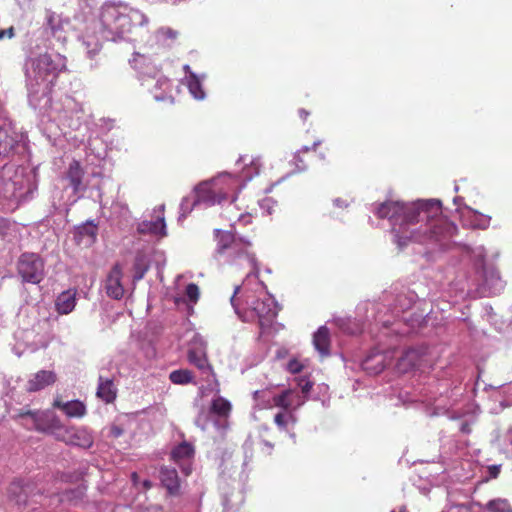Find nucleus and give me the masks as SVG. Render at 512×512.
I'll list each match as a JSON object with an SVG mask.
<instances>
[{"instance_id": "nucleus-1", "label": "nucleus", "mask_w": 512, "mask_h": 512, "mask_svg": "<svg viewBox=\"0 0 512 512\" xmlns=\"http://www.w3.org/2000/svg\"><path fill=\"white\" fill-rule=\"evenodd\" d=\"M215 259L239 269H248L242 285L234 289L231 305L243 322L258 323L261 333L269 328L278 314L275 298L268 293L265 284L258 279L259 268L252 252V242L231 230L215 229Z\"/></svg>"}, {"instance_id": "nucleus-2", "label": "nucleus", "mask_w": 512, "mask_h": 512, "mask_svg": "<svg viewBox=\"0 0 512 512\" xmlns=\"http://www.w3.org/2000/svg\"><path fill=\"white\" fill-rule=\"evenodd\" d=\"M379 218L388 219L393 242L402 250L412 243L425 247L431 254L449 249L454 243L457 226L443 215L437 199L386 201L375 208Z\"/></svg>"}, {"instance_id": "nucleus-3", "label": "nucleus", "mask_w": 512, "mask_h": 512, "mask_svg": "<svg viewBox=\"0 0 512 512\" xmlns=\"http://www.w3.org/2000/svg\"><path fill=\"white\" fill-rule=\"evenodd\" d=\"M51 45L52 37L48 34H33L25 46L26 87L33 109L47 106L56 78L66 68L65 57L52 52Z\"/></svg>"}, {"instance_id": "nucleus-4", "label": "nucleus", "mask_w": 512, "mask_h": 512, "mask_svg": "<svg viewBox=\"0 0 512 512\" xmlns=\"http://www.w3.org/2000/svg\"><path fill=\"white\" fill-rule=\"evenodd\" d=\"M41 115L43 133L53 145L60 137L67 141L84 142L93 125L91 114L74 97L65 95L58 99L49 96V103L37 109Z\"/></svg>"}, {"instance_id": "nucleus-5", "label": "nucleus", "mask_w": 512, "mask_h": 512, "mask_svg": "<svg viewBox=\"0 0 512 512\" xmlns=\"http://www.w3.org/2000/svg\"><path fill=\"white\" fill-rule=\"evenodd\" d=\"M247 156H240L237 164L244 166L239 175L228 172L219 173L216 177L200 182L196 185L198 195L197 202L205 203L208 206L222 205L226 201L235 202L238 193L258 176L262 167L260 156H255L247 162Z\"/></svg>"}, {"instance_id": "nucleus-6", "label": "nucleus", "mask_w": 512, "mask_h": 512, "mask_svg": "<svg viewBox=\"0 0 512 512\" xmlns=\"http://www.w3.org/2000/svg\"><path fill=\"white\" fill-rule=\"evenodd\" d=\"M37 187V173L34 169L12 163L0 169V197L13 208L32 199Z\"/></svg>"}, {"instance_id": "nucleus-7", "label": "nucleus", "mask_w": 512, "mask_h": 512, "mask_svg": "<svg viewBox=\"0 0 512 512\" xmlns=\"http://www.w3.org/2000/svg\"><path fill=\"white\" fill-rule=\"evenodd\" d=\"M133 48V58L130 60V64L138 72L141 85L152 94L156 101L172 104L174 98L171 80L160 72L146 53L141 52V47L137 48L133 45Z\"/></svg>"}, {"instance_id": "nucleus-8", "label": "nucleus", "mask_w": 512, "mask_h": 512, "mask_svg": "<svg viewBox=\"0 0 512 512\" xmlns=\"http://www.w3.org/2000/svg\"><path fill=\"white\" fill-rule=\"evenodd\" d=\"M206 391L215 392L208 410H201L195 418V425L200 428L203 432L214 433L212 437L214 439L223 438L226 431L229 428V417L232 409L231 403L222 397L219 392V383L208 384L204 388L203 393Z\"/></svg>"}, {"instance_id": "nucleus-9", "label": "nucleus", "mask_w": 512, "mask_h": 512, "mask_svg": "<svg viewBox=\"0 0 512 512\" xmlns=\"http://www.w3.org/2000/svg\"><path fill=\"white\" fill-rule=\"evenodd\" d=\"M437 414H446L452 420H461L460 431L465 434L471 432V425L480 413V407L462 397L460 388H455L446 399L441 396L435 402Z\"/></svg>"}, {"instance_id": "nucleus-10", "label": "nucleus", "mask_w": 512, "mask_h": 512, "mask_svg": "<svg viewBox=\"0 0 512 512\" xmlns=\"http://www.w3.org/2000/svg\"><path fill=\"white\" fill-rule=\"evenodd\" d=\"M372 320L385 328L393 324L390 317L385 318L382 315V307L380 305L370 302L361 303L357 306L355 318H338L335 320V323L344 333L356 335L363 332L366 324H370Z\"/></svg>"}, {"instance_id": "nucleus-11", "label": "nucleus", "mask_w": 512, "mask_h": 512, "mask_svg": "<svg viewBox=\"0 0 512 512\" xmlns=\"http://www.w3.org/2000/svg\"><path fill=\"white\" fill-rule=\"evenodd\" d=\"M101 21L108 32H130L146 23L147 19L136 9L124 13L115 6H107L101 13Z\"/></svg>"}, {"instance_id": "nucleus-12", "label": "nucleus", "mask_w": 512, "mask_h": 512, "mask_svg": "<svg viewBox=\"0 0 512 512\" xmlns=\"http://www.w3.org/2000/svg\"><path fill=\"white\" fill-rule=\"evenodd\" d=\"M85 146V160L87 164L96 167H104L108 162V152L112 150L120 151L122 149L121 139H111L106 141L102 139L92 128L86 134L84 142H78Z\"/></svg>"}, {"instance_id": "nucleus-13", "label": "nucleus", "mask_w": 512, "mask_h": 512, "mask_svg": "<svg viewBox=\"0 0 512 512\" xmlns=\"http://www.w3.org/2000/svg\"><path fill=\"white\" fill-rule=\"evenodd\" d=\"M13 418L27 430H35L52 436L58 423V416L52 410L21 408Z\"/></svg>"}, {"instance_id": "nucleus-14", "label": "nucleus", "mask_w": 512, "mask_h": 512, "mask_svg": "<svg viewBox=\"0 0 512 512\" xmlns=\"http://www.w3.org/2000/svg\"><path fill=\"white\" fill-rule=\"evenodd\" d=\"M433 355L428 347H411L402 352L396 362V370L399 373H409L413 370H424L432 367Z\"/></svg>"}, {"instance_id": "nucleus-15", "label": "nucleus", "mask_w": 512, "mask_h": 512, "mask_svg": "<svg viewBox=\"0 0 512 512\" xmlns=\"http://www.w3.org/2000/svg\"><path fill=\"white\" fill-rule=\"evenodd\" d=\"M27 150V136L17 131L11 122L0 125V158L23 154Z\"/></svg>"}, {"instance_id": "nucleus-16", "label": "nucleus", "mask_w": 512, "mask_h": 512, "mask_svg": "<svg viewBox=\"0 0 512 512\" xmlns=\"http://www.w3.org/2000/svg\"><path fill=\"white\" fill-rule=\"evenodd\" d=\"M17 272L22 282L39 284L45 277L44 260L36 253H23L17 262Z\"/></svg>"}, {"instance_id": "nucleus-17", "label": "nucleus", "mask_w": 512, "mask_h": 512, "mask_svg": "<svg viewBox=\"0 0 512 512\" xmlns=\"http://www.w3.org/2000/svg\"><path fill=\"white\" fill-rule=\"evenodd\" d=\"M53 436L68 445L78 446L88 449L93 445L92 434L86 428H74L65 426L58 418Z\"/></svg>"}, {"instance_id": "nucleus-18", "label": "nucleus", "mask_w": 512, "mask_h": 512, "mask_svg": "<svg viewBox=\"0 0 512 512\" xmlns=\"http://www.w3.org/2000/svg\"><path fill=\"white\" fill-rule=\"evenodd\" d=\"M63 186L65 189L72 190V196L69 197V205L77 202L86 190V184L84 183V171L81 164L77 160H72L62 178Z\"/></svg>"}, {"instance_id": "nucleus-19", "label": "nucleus", "mask_w": 512, "mask_h": 512, "mask_svg": "<svg viewBox=\"0 0 512 512\" xmlns=\"http://www.w3.org/2000/svg\"><path fill=\"white\" fill-rule=\"evenodd\" d=\"M416 294L414 292L401 293L396 296L393 307L391 308L392 318L400 319L404 322H418L422 318V314L413 313L410 318L404 314L412 309L416 304Z\"/></svg>"}, {"instance_id": "nucleus-20", "label": "nucleus", "mask_w": 512, "mask_h": 512, "mask_svg": "<svg viewBox=\"0 0 512 512\" xmlns=\"http://www.w3.org/2000/svg\"><path fill=\"white\" fill-rule=\"evenodd\" d=\"M481 274L482 283L479 287V293L482 296H494L503 291L505 282L500 277L498 270L494 267H483Z\"/></svg>"}, {"instance_id": "nucleus-21", "label": "nucleus", "mask_w": 512, "mask_h": 512, "mask_svg": "<svg viewBox=\"0 0 512 512\" xmlns=\"http://www.w3.org/2000/svg\"><path fill=\"white\" fill-rule=\"evenodd\" d=\"M123 270L119 264H115L106 276L104 289L106 294L115 300H120L124 296V287L122 284Z\"/></svg>"}, {"instance_id": "nucleus-22", "label": "nucleus", "mask_w": 512, "mask_h": 512, "mask_svg": "<svg viewBox=\"0 0 512 512\" xmlns=\"http://www.w3.org/2000/svg\"><path fill=\"white\" fill-rule=\"evenodd\" d=\"M308 397L301 394L297 389H287L275 395L273 400L275 406L281 409L296 411L307 401Z\"/></svg>"}, {"instance_id": "nucleus-23", "label": "nucleus", "mask_w": 512, "mask_h": 512, "mask_svg": "<svg viewBox=\"0 0 512 512\" xmlns=\"http://www.w3.org/2000/svg\"><path fill=\"white\" fill-rule=\"evenodd\" d=\"M33 490L34 488L30 484L25 483L22 480H15L8 488V495L16 504L26 506L29 503V495H31L32 498H42V495L33 493ZM31 501L35 503L37 502V500L34 499Z\"/></svg>"}, {"instance_id": "nucleus-24", "label": "nucleus", "mask_w": 512, "mask_h": 512, "mask_svg": "<svg viewBox=\"0 0 512 512\" xmlns=\"http://www.w3.org/2000/svg\"><path fill=\"white\" fill-rule=\"evenodd\" d=\"M188 360L192 365H194L201 371L205 381L207 382V385L214 383V381H217L215 378V374L212 370V367L208 363L204 348L189 349Z\"/></svg>"}, {"instance_id": "nucleus-25", "label": "nucleus", "mask_w": 512, "mask_h": 512, "mask_svg": "<svg viewBox=\"0 0 512 512\" xmlns=\"http://www.w3.org/2000/svg\"><path fill=\"white\" fill-rule=\"evenodd\" d=\"M164 205L159 206V213L155 219L143 220L137 225V232L139 234H150L158 237L167 235L166 223L163 215Z\"/></svg>"}, {"instance_id": "nucleus-26", "label": "nucleus", "mask_w": 512, "mask_h": 512, "mask_svg": "<svg viewBox=\"0 0 512 512\" xmlns=\"http://www.w3.org/2000/svg\"><path fill=\"white\" fill-rule=\"evenodd\" d=\"M34 332L32 330H25L17 332L15 338L17 341L20 339L22 343L18 342L14 347V352L16 355L21 356L26 350L30 352H35L40 348H45L47 343L43 339L34 340Z\"/></svg>"}, {"instance_id": "nucleus-27", "label": "nucleus", "mask_w": 512, "mask_h": 512, "mask_svg": "<svg viewBox=\"0 0 512 512\" xmlns=\"http://www.w3.org/2000/svg\"><path fill=\"white\" fill-rule=\"evenodd\" d=\"M461 216L463 222L473 229L486 230L490 226L491 216L483 214L469 206H463Z\"/></svg>"}, {"instance_id": "nucleus-28", "label": "nucleus", "mask_w": 512, "mask_h": 512, "mask_svg": "<svg viewBox=\"0 0 512 512\" xmlns=\"http://www.w3.org/2000/svg\"><path fill=\"white\" fill-rule=\"evenodd\" d=\"M387 365V355L379 350L372 351L361 361V368L371 375L381 373Z\"/></svg>"}, {"instance_id": "nucleus-29", "label": "nucleus", "mask_w": 512, "mask_h": 512, "mask_svg": "<svg viewBox=\"0 0 512 512\" xmlns=\"http://www.w3.org/2000/svg\"><path fill=\"white\" fill-rule=\"evenodd\" d=\"M274 423L280 432L286 433L295 442L294 428L297 423V416L289 409H282L274 416Z\"/></svg>"}, {"instance_id": "nucleus-30", "label": "nucleus", "mask_w": 512, "mask_h": 512, "mask_svg": "<svg viewBox=\"0 0 512 512\" xmlns=\"http://www.w3.org/2000/svg\"><path fill=\"white\" fill-rule=\"evenodd\" d=\"M56 379V374L53 371L40 370L30 377L26 389L29 392H37L54 384Z\"/></svg>"}, {"instance_id": "nucleus-31", "label": "nucleus", "mask_w": 512, "mask_h": 512, "mask_svg": "<svg viewBox=\"0 0 512 512\" xmlns=\"http://www.w3.org/2000/svg\"><path fill=\"white\" fill-rule=\"evenodd\" d=\"M207 75L202 74H191L188 79H182V84L187 87L191 97L197 101H203L206 99V91L204 89V81Z\"/></svg>"}, {"instance_id": "nucleus-32", "label": "nucleus", "mask_w": 512, "mask_h": 512, "mask_svg": "<svg viewBox=\"0 0 512 512\" xmlns=\"http://www.w3.org/2000/svg\"><path fill=\"white\" fill-rule=\"evenodd\" d=\"M53 407L62 410L70 418H81L86 414V406L79 400L63 402L56 398Z\"/></svg>"}, {"instance_id": "nucleus-33", "label": "nucleus", "mask_w": 512, "mask_h": 512, "mask_svg": "<svg viewBox=\"0 0 512 512\" xmlns=\"http://www.w3.org/2000/svg\"><path fill=\"white\" fill-rule=\"evenodd\" d=\"M96 396L105 403H112L117 396V387L113 379L99 376Z\"/></svg>"}, {"instance_id": "nucleus-34", "label": "nucleus", "mask_w": 512, "mask_h": 512, "mask_svg": "<svg viewBox=\"0 0 512 512\" xmlns=\"http://www.w3.org/2000/svg\"><path fill=\"white\" fill-rule=\"evenodd\" d=\"M76 290H67L60 293L56 299L55 306L59 314L66 315L71 313L76 306Z\"/></svg>"}, {"instance_id": "nucleus-35", "label": "nucleus", "mask_w": 512, "mask_h": 512, "mask_svg": "<svg viewBox=\"0 0 512 512\" xmlns=\"http://www.w3.org/2000/svg\"><path fill=\"white\" fill-rule=\"evenodd\" d=\"M160 480L162 485L170 494H176L179 490V477L175 468L162 467L160 470Z\"/></svg>"}, {"instance_id": "nucleus-36", "label": "nucleus", "mask_w": 512, "mask_h": 512, "mask_svg": "<svg viewBox=\"0 0 512 512\" xmlns=\"http://www.w3.org/2000/svg\"><path fill=\"white\" fill-rule=\"evenodd\" d=\"M313 345L321 356L330 354V334L326 326H321L313 335Z\"/></svg>"}, {"instance_id": "nucleus-37", "label": "nucleus", "mask_w": 512, "mask_h": 512, "mask_svg": "<svg viewBox=\"0 0 512 512\" xmlns=\"http://www.w3.org/2000/svg\"><path fill=\"white\" fill-rule=\"evenodd\" d=\"M473 507L477 506L482 512H512V506L506 498H494L482 504L480 502L472 503Z\"/></svg>"}, {"instance_id": "nucleus-38", "label": "nucleus", "mask_w": 512, "mask_h": 512, "mask_svg": "<svg viewBox=\"0 0 512 512\" xmlns=\"http://www.w3.org/2000/svg\"><path fill=\"white\" fill-rule=\"evenodd\" d=\"M97 231V225L92 221H89L78 227L76 237L78 238L79 242L84 243L85 245H91L96 240Z\"/></svg>"}, {"instance_id": "nucleus-39", "label": "nucleus", "mask_w": 512, "mask_h": 512, "mask_svg": "<svg viewBox=\"0 0 512 512\" xmlns=\"http://www.w3.org/2000/svg\"><path fill=\"white\" fill-rule=\"evenodd\" d=\"M78 41L84 46L89 57L96 55L102 47L98 34H79Z\"/></svg>"}, {"instance_id": "nucleus-40", "label": "nucleus", "mask_w": 512, "mask_h": 512, "mask_svg": "<svg viewBox=\"0 0 512 512\" xmlns=\"http://www.w3.org/2000/svg\"><path fill=\"white\" fill-rule=\"evenodd\" d=\"M85 493L86 486L80 484L76 488L66 490L62 493L59 500L61 502H68L71 505H78L84 499Z\"/></svg>"}, {"instance_id": "nucleus-41", "label": "nucleus", "mask_w": 512, "mask_h": 512, "mask_svg": "<svg viewBox=\"0 0 512 512\" xmlns=\"http://www.w3.org/2000/svg\"><path fill=\"white\" fill-rule=\"evenodd\" d=\"M194 452V447L190 443L184 441L172 450L171 456L175 462H185L193 458Z\"/></svg>"}, {"instance_id": "nucleus-42", "label": "nucleus", "mask_w": 512, "mask_h": 512, "mask_svg": "<svg viewBox=\"0 0 512 512\" xmlns=\"http://www.w3.org/2000/svg\"><path fill=\"white\" fill-rule=\"evenodd\" d=\"M489 387L492 388V386H489ZM493 389H496L494 396L496 398H498V396L502 398L500 400V409H503L505 407H509L512 405V382H510L508 384L501 385L497 388L493 387Z\"/></svg>"}, {"instance_id": "nucleus-43", "label": "nucleus", "mask_w": 512, "mask_h": 512, "mask_svg": "<svg viewBox=\"0 0 512 512\" xmlns=\"http://www.w3.org/2000/svg\"><path fill=\"white\" fill-rule=\"evenodd\" d=\"M465 253L474 261V265L477 269L483 270V267H486L484 264L486 252L483 246H476L474 248L465 247Z\"/></svg>"}, {"instance_id": "nucleus-44", "label": "nucleus", "mask_w": 512, "mask_h": 512, "mask_svg": "<svg viewBox=\"0 0 512 512\" xmlns=\"http://www.w3.org/2000/svg\"><path fill=\"white\" fill-rule=\"evenodd\" d=\"M149 269L148 260L145 255L138 254L135 258L133 265V279L135 281L141 280Z\"/></svg>"}, {"instance_id": "nucleus-45", "label": "nucleus", "mask_w": 512, "mask_h": 512, "mask_svg": "<svg viewBox=\"0 0 512 512\" xmlns=\"http://www.w3.org/2000/svg\"><path fill=\"white\" fill-rule=\"evenodd\" d=\"M195 198L193 201H191L188 197H185L182 199L180 203V214H179V220L185 219L193 210L194 207L198 205H203L204 207H209L205 203L197 202V192L196 187L194 188Z\"/></svg>"}, {"instance_id": "nucleus-46", "label": "nucleus", "mask_w": 512, "mask_h": 512, "mask_svg": "<svg viewBox=\"0 0 512 512\" xmlns=\"http://www.w3.org/2000/svg\"><path fill=\"white\" fill-rule=\"evenodd\" d=\"M169 379L174 384L184 385L192 382L193 375L187 369L174 370L170 373Z\"/></svg>"}, {"instance_id": "nucleus-47", "label": "nucleus", "mask_w": 512, "mask_h": 512, "mask_svg": "<svg viewBox=\"0 0 512 512\" xmlns=\"http://www.w3.org/2000/svg\"><path fill=\"white\" fill-rule=\"evenodd\" d=\"M115 127V120L110 118H101L96 123L93 121L92 131H96L98 134L100 133H108Z\"/></svg>"}, {"instance_id": "nucleus-48", "label": "nucleus", "mask_w": 512, "mask_h": 512, "mask_svg": "<svg viewBox=\"0 0 512 512\" xmlns=\"http://www.w3.org/2000/svg\"><path fill=\"white\" fill-rule=\"evenodd\" d=\"M258 204L264 214L270 215L276 206V201L271 197H265L259 200Z\"/></svg>"}, {"instance_id": "nucleus-49", "label": "nucleus", "mask_w": 512, "mask_h": 512, "mask_svg": "<svg viewBox=\"0 0 512 512\" xmlns=\"http://www.w3.org/2000/svg\"><path fill=\"white\" fill-rule=\"evenodd\" d=\"M46 21L48 28L51 30V32H57L58 30L63 29L60 26V17L55 13H48L46 16Z\"/></svg>"}, {"instance_id": "nucleus-50", "label": "nucleus", "mask_w": 512, "mask_h": 512, "mask_svg": "<svg viewBox=\"0 0 512 512\" xmlns=\"http://www.w3.org/2000/svg\"><path fill=\"white\" fill-rule=\"evenodd\" d=\"M312 386L313 383L308 378L300 377L297 379V388L300 389L299 392L306 397H308Z\"/></svg>"}, {"instance_id": "nucleus-51", "label": "nucleus", "mask_w": 512, "mask_h": 512, "mask_svg": "<svg viewBox=\"0 0 512 512\" xmlns=\"http://www.w3.org/2000/svg\"><path fill=\"white\" fill-rule=\"evenodd\" d=\"M499 446L505 453L509 452L508 446H512V428H509L505 434L499 439Z\"/></svg>"}, {"instance_id": "nucleus-52", "label": "nucleus", "mask_w": 512, "mask_h": 512, "mask_svg": "<svg viewBox=\"0 0 512 512\" xmlns=\"http://www.w3.org/2000/svg\"><path fill=\"white\" fill-rule=\"evenodd\" d=\"M186 296L191 302H197L199 298V288L196 284L190 283L186 287Z\"/></svg>"}, {"instance_id": "nucleus-53", "label": "nucleus", "mask_w": 512, "mask_h": 512, "mask_svg": "<svg viewBox=\"0 0 512 512\" xmlns=\"http://www.w3.org/2000/svg\"><path fill=\"white\" fill-rule=\"evenodd\" d=\"M112 209L115 213H119L120 216H122L124 218H128L130 216L129 208H128L127 204H125L123 202H120V201L114 202L112 205Z\"/></svg>"}, {"instance_id": "nucleus-54", "label": "nucleus", "mask_w": 512, "mask_h": 512, "mask_svg": "<svg viewBox=\"0 0 512 512\" xmlns=\"http://www.w3.org/2000/svg\"><path fill=\"white\" fill-rule=\"evenodd\" d=\"M473 505L471 503H462V504H451L447 512H471Z\"/></svg>"}, {"instance_id": "nucleus-55", "label": "nucleus", "mask_w": 512, "mask_h": 512, "mask_svg": "<svg viewBox=\"0 0 512 512\" xmlns=\"http://www.w3.org/2000/svg\"><path fill=\"white\" fill-rule=\"evenodd\" d=\"M303 365L297 359H291L287 363V370L293 374L299 373Z\"/></svg>"}, {"instance_id": "nucleus-56", "label": "nucleus", "mask_w": 512, "mask_h": 512, "mask_svg": "<svg viewBox=\"0 0 512 512\" xmlns=\"http://www.w3.org/2000/svg\"><path fill=\"white\" fill-rule=\"evenodd\" d=\"M293 160H294V164L296 166V170L298 172H302V171H305L307 169V165L305 164L304 160L300 156L299 152L295 153V155L293 157Z\"/></svg>"}, {"instance_id": "nucleus-57", "label": "nucleus", "mask_w": 512, "mask_h": 512, "mask_svg": "<svg viewBox=\"0 0 512 512\" xmlns=\"http://www.w3.org/2000/svg\"><path fill=\"white\" fill-rule=\"evenodd\" d=\"M332 204L335 208H338V209H347L349 206H350V202L347 200V199H344V198H334L332 200Z\"/></svg>"}, {"instance_id": "nucleus-58", "label": "nucleus", "mask_w": 512, "mask_h": 512, "mask_svg": "<svg viewBox=\"0 0 512 512\" xmlns=\"http://www.w3.org/2000/svg\"><path fill=\"white\" fill-rule=\"evenodd\" d=\"M125 433V429L119 425H112L109 429V435L113 438H119Z\"/></svg>"}, {"instance_id": "nucleus-59", "label": "nucleus", "mask_w": 512, "mask_h": 512, "mask_svg": "<svg viewBox=\"0 0 512 512\" xmlns=\"http://www.w3.org/2000/svg\"><path fill=\"white\" fill-rule=\"evenodd\" d=\"M87 466L86 464H81L79 466V471L75 476H69L70 481H79L84 478V475L86 474Z\"/></svg>"}, {"instance_id": "nucleus-60", "label": "nucleus", "mask_w": 512, "mask_h": 512, "mask_svg": "<svg viewBox=\"0 0 512 512\" xmlns=\"http://www.w3.org/2000/svg\"><path fill=\"white\" fill-rule=\"evenodd\" d=\"M501 470V465H491L488 467V478L495 479L498 477Z\"/></svg>"}, {"instance_id": "nucleus-61", "label": "nucleus", "mask_w": 512, "mask_h": 512, "mask_svg": "<svg viewBox=\"0 0 512 512\" xmlns=\"http://www.w3.org/2000/svg\"><path fill=\"white\" fill-rule=\"evenodd\" d=\"M137 423H139L140 425H146V424H148V421L145 418H141L140 420H138L135 417L128 419V426L129 427H132L133 425H135Z\"/></svg>"}, {"instance_id": "nucleus-62", "label": "nucleus", "mask_w": 512, "mask_h": 512, "mask_svg": "<svg viewBox=\"0 0 512 512\" xmlns=\"http://www.w3.org/2000/svg\"><path fill=\"white\" fill-rule=\"evenodd\" d=\"M183 70L185 72V76L183 79H188L191 76V74H196L188 64H185L183 66Z\"/></svg>"}, {"instance_id": "nucleus-63", "label": "nucleus", "mask_w": 512, "mask_h": 512, "mask_svg": "<svg viewBox=\"0 0 512 512\" xmlns=\"http://www.w3.org/2000/svg\"><path fill=\"white\" fill-rule=\"evenodd\" d=\"M298 114H299L300 118L303 120H306L307 117L309 116V112L306 111L305 109H299Z\"/></svg>"}, {"instance_id": "nucleus-64", "label": "nucleus", "mask_w": 512, "mask_h": 512, "mask_svg": "<svg viewBox=\"0 0 512 512\" xmlns=\"http://www.w3.org/2000/svg\"><path fill=\"white\" fill-rule=\"evenodd\" d=\"M262 443H263V446L266 448L267 453H271V451L273 449V444L266 440H264Z\"/></svg>"}]
</instances>
